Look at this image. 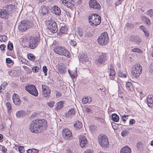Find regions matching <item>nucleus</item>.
Listing matches in <instances>:
<instances>
[{
    "label": "nucleus",
    "mask_w": 153,
    "mask_h": 153,
    "mask_svg": "<svg viewBox=\"0 0 153 153\" xmlns=\"http://www.w3.org/2000/svg\"><path fill=\"white\" fill-rule=\"evenodd\" d=\"M56 70L58 73L60 74H63L66 72L65 68L60 65H58L57 66Z\"/></svg>",
    "instance_id": "23"
},
{
    "label": "nucleus",
    "mask_w": 153,
    "mask_h": 153,
    "mask_svg": "<svg viewBox=\"0 0 153 153\" xmlns=\"http://www.w3.org/2000/svg\"><path fill=\"white\" fill-rule=\"evenodd\" d=\"M26 90L30 94L35 96H37L38 95V91L33 85H27L25 86Z\"/></svg>",
    "instance_id": "8"
},
{
    "label": "nucleus",
    "mask_w": 153,
    "mask_h": 153,
    "mask_svg": "<svg viewBox=\"0 0 153 153\" xmlns=\"http://www.w3.org/2000/svg\"><path fill=\"white\" fill-rule=\"evenodd\" d=\"M110 76H114L115 75V70L114 69L113 67L112 66V65L111 64L110 65Z\"/></svg>",
    "instance_id": "33"
},
{
    "label": "nucleus",
    "mask_w": 153,
    "mask_h": 153,
    "mask_svg": "<svg viewBox=\"0 0 153 153\" xmlns=\"http://www.w3.org/2000/svg\"><path fill=\"white\" fill-rule=\"evenodd\" d=\"M112 120L115 122H117L119 120V116L116 114H113L111 116Z\"/></svg>",
    "instance_id": "32"
},
{
    "label": "nucleus",
    "mask_w": 153,
    "mask_h": 153,
    "mask_svg": "<svg viewBox=\"0 0 153 153\" xmlns=\"http://www.w3.org/2000/svg\"><path fill=\"white\" fill-rule=\"evenodd\" d=\"M98 141L100 144L103 147H106L109 145L108 138L105 135H100L98 137Z\"/></svg>",
    "instance_id": "6"
},
{
    "label": "nucleus",
    "mask_w": 153,
    "mask_h": 153,
    "mask_svg": "<svg viewBox=\"0 0 153 153\" xmlns=\"http://www.w3.org/2000/svg\"><path fill=\"white\" fill-rule=\"evenodd\" d=\"M128 134V132L126 130L123 131L121 133V135L123 137H125Z\"/></svg>",
    "instance_id": "45"
},
{
    "label": "nucleus",
    "mask_w": 153,
    "mask_h": 153,
    "mask_svg": "<svg viewBox=\"0 0 153 153\" xmlns=\"http://www.w3.org/2000/svg\"><path fill=\"white\" fill-rule=\"evenodd\" d=\"M143 32L144 33L145 36H146L147 37H149V33L148 32V31L146 29L145 30H144Z\"/></svg>",
    "instance_id": "52"
},
{
    "label": "nucleus",
    "mask_w": 153,
    "mask_h": 153,
    "mask_svg": "<svg viewBox=\"0 0 153 153\" xmlns=\"http://www.w3.org/2000/svg\"><path fill=\"white\" fill-rule=\"evenodd\" d=\"M68 72L70 75V76L72 79L75 78L77 76V71L76 69L74 71H71L69 70Z\"/></svg>",
    "instance_id": "25"
},
{
    "label": "nucleus",
    "mask_w": 153,
    "mask_h": 153,
    "mask_svg": "<svg viewBox=\"0 0 153 153\" xmlns=\"http://www.w3.org/2000/svg\"><path fill=\"white\" fill-rule=\"evenodd\" d=\"M126 73L125 71H119L118 73V75L119 76L121 77H126Z\"/></svg>",
    "instance_id": "35"
},
{
    "label": "nucleus",
    "mask_w": 153,
    "mask_h": 153,
    "mask_svg": "<svg viewBox=\"0 0 153 153\" xmlns=\"http://www.w3.org/2000/svg\"><path fill=\"white\" fill-rule=\"evenodd\" d=\"M79 138L80 144L82 148L87 143V140L86 138L83 136H80Z\"/></svg>",
    "instance_id": "19"
},
{
    "label": "nucleus",
    "mask_w": 153,
    "mask_h": 153,
    "mask_svg": "<svg viewBox=\"0 0 153 153\" xmlns=\"http://www.w3.org/2000/svg\"><path fill=\"white\" fill-rule=\"evenodd\" d=\"M2 151L3 152H5L7 151V149L3 146H2Z\"/></svg>",
    "instance_id": "63"
},
{
    "label": "nucleus",
    "mask_w": 153,
    "mask_h": 153,
    "mask_svg": "<svg viewBox=\"0 0 153 153\" xmlns=\"http://www.w3.org/2000/svg\"><path fill=\"white\" fill-rule=\"evenodd\" d=\"M53 51L59 55L64 56L67 57H70V53L67 49L64 47L60 46H56L54 48Z\"/></svg>",
    "instance_id": "2"
},
{
    "label": "nucleus",
    "mask_w": 153,
    "mask_h": 153,
    "mask_svg": "<svg viewBox=\"0 0 153 153\" xmlns=\"http://www.w3.org/2000/svg\"><path fill=\"white\" fill-rule=\"evenodd\" d=\"M72 132L68 129L65 128L63 130V136L65 140L71 139L72 137Z\"/></svg>",
    "instance_id": "12"
},
{
    "label": "nucleus",
    "mask_w": 153,
    "mask_h": 153,
    "mask_svg": "<svg viewBox=\"0 0 153 153\" xmlns=\"http://www.w3.org/2000/svg\"><path fill=\"white\" fill-rule=\"evenodd\" d=\"M143 19L148 25H150V20L148 18L145 16H144L143 18Z\"/></svg>",
    "instance_id": "42"
},
{
    "label": "nucleus",
    "mask_w": 153,
    "mask_h": 153,
    "mask_svg": "<svg viewBox=\"0 0 153 153\" xmlns=\"http://www.w3.org/2000/svg\"><path fill=\"white\" fill-rule=\"evenodd\" d=\"M42 95L43 97H46L48 96V86L45 85H42Z\"/></svg>",
    "instance_id": "20"
},
{
    "label": "nucleus",
    "mask_w": 153,
    "mask_h": 153,
    "mask_svg": "<svg viewBox=\"0 0 153 153\" xmlns=\"http://www.w3.org/2000/svg\"><path fill=\"white\" fill-rule=\"evenodd\" d=\"M5 105L7 107L8 114L10 113L12 111V105L10 102H7L6 103Z\"/></svg>",
    "instance_id": "27"
},
{
    "label": "nucleus",
    "mask_w": 153,
    "mask_h": 153,
    "mask_svg": "<svg viewBox=\"0 0 153 153\" xmlns=\"http://www.w3.org/2000/svg\"><path fill=\"white\" fill-rule=\"evenodd\" d=\"M89 5L91 8L93 9H100L101 6L96 0H90L89 1Z\"/></svg>",
    "instance_id": "10"
},
{
    "label": "nucleus",
    "mask_w": 153,
    "mask_h": 153,
    "mask_svg": "<svg viewBox=\"0 0 153 153\" xmlns=\"http://www.w3.org/2000/svg\"><path fill=\"white\" fill-rule=\"evenodd\" d=\"M69 43L70 45L73 46H75L76 45V42L74 40H71L70 41Z\"/></svg>",
    "instance_id": "46"
},
{
    "label": "nucleus",
    "mask_w": 153,
    "mask_h": 153,
    "mask_svg": "<svg viewBox=\"0 0 153 153\" xmlns=\"http://www.w3.org/2000/svg\"><path fill=\"white\" fill-rule=\"evenodd\" d=\"M6 46L4 44H2L0 45V48L1 51H4L5 49Z\"/></svg>",
    "instance_id": "53"
},
{
    "label": "nucleus",
    "mask_w": 153,
    "mask_h": 153,
    "mask_svg": "<svg viewBox=\"0 0 153 153\" xmlns=\"http://www.w3.org/2000/svg\"><path fill=\"white\" fill-rule=\"evenodd\" d=\"M19 60L22 63H24L25 62V60L22 57H19Z\"/></svg>",
    "instance_id": "54"
},
{
    "label": "nucleus",
    "mask_w": 153,
    "mask_h": 153,
    "mask_svg": "<svg viewBox=\"0 0 153 153\" xmlns=\"http://www.w3.org/2000/svg\"><path fill=\"white\" fill-rule=\"evenodd\" d=\"M54 104V102L53 101H50L49 103H48V106L51 107H53Z\"/></svg>",
    "instance_id": "55"
},
{
    "label": "nucleus",
    "mask_w": 153,
    "mask_h": 153,
    "mask_svg": "<svg viewBox=\"0 0 153 153\" xmlns=\"http://www.w3.org/2000/svg\"><path fill=\"white\" fill-rule=\"evenodd\" d=\"M63 102L62 101L58 102L56 105V110L60 109L62 108L63 106Z\"/></svg>",
    "instance_id": "31"
},
{
    "label": "nucleus",
    "mask_w": 153,
    "mask_h": 153,
    "mask_svg": "<svg viewBox=\"0 0 153 153\" xmlns=\"http://www.w3.org/2000/svg\"><path fill=\"white\" fill-rule=\"evenodd\" d=\"M135 123V121L133 119H131L129 121V123L130 125H132Z\"/></svg>",
    "instance_id": "58"
},
{
    "label": "nucleus",
    "mask_w": 153,
    "mask_h": 153,
    "mask_svg": "<svg viewBox=\"0 0 153 153\" xmlns=\"http://www.w3.org/2000/svg\"><path fill=\"white\" fill-rule=\"evenodd\" d=\"M101 18L100 16L96 14H94L90 16L89 22L90 24L93 26H97L101 22Z\"/></svg>",
    "instance_id": "4"
},
{
    "label": "nucleus",
    "mask_w": 153,
    "mask_h": 153,
    "mask_svg": "<svg viewBox=\"0 0 153 153\" xmlns=\"http://www.w3.org/2000/svg\"><path fill=\"white\" fill-rule=\"evenodd\" d=\"M75 114V110L74 109H71L69 110L68 113H65V116L66 117L71 118L73 117Z\"/></svg>",
    "instance_id": "22"
},
{
    "label": "nucleus",
    "mask_w": 153,
    "mask_h": 153,
    "mask_svg": "<svg viewBox=\"0 0 153 153\" xmlns=\"http://www.w3.org/2000/svg\"><path fill=\"white\" fill-rule=\"evenodd\" d=\"M43 71L45 75L46 76L47 75V69L46 66H43L42 68Z\"/></svg>",
    "instance_id": "49"
},
{
    "label": "nucleus",
    "mask_w": 153,
    "mask_h": 153,
    "mask_svg": "<svg viewBox=\"0 0 153 153\" xmlns=\"http://www.w3.org/2000/svg\"><path fill=\"white\" fill-rule=\"evenodd\" d=\"M89 33L88 32H85V33H84V36L85 37H88L89 36Z\"/></svg>",
    "instance_id": "59"
},
{
    "label": "nucleus",
    "mask_w": 153,
    "mask_h": 153,
    "mask_svg": "<svg viewBox=\"0 0 153 153\" xmlns=\"http://www.w3.org/2000/svg\"><path fill=\"white\" fill-rule=\"evenodd\" d=\"M48 30L50 32L53 33L57 32L58 28L55 22L50 20H48Z\"/></svg>",
    "instance_id": "9"
},
{
    "label": "nucleus",
    "mask_w": 153,
    "mask_h": 153,
    "mask_svg": "<svg viewBox=\"0 0 153 153\" xmlns=\"http://www.w3.org/2000/svg\"><path fill=\"white\" fill-rule=\"evenodd\" d=\"M74 0H62V4L67 7L70 8L74 7Z\"/></svg>",
    "instance_id": "14"
},
{
    "label": "nucleus",
    "mask_w": 153,
    "mask_h": 153,
    "mask_svg": "<svg viewBox=\"0 0 153 153\" xmlns=\"http://www.w3.org/2000/svg\"><path fill=\"white\" fill-rule=\"evenodd\" d=\"M39 150L35 149H29L27 151V153H38Z\"/></svg>",
    "instance_id": "34"
},
{
    "label": "nucleus",
    "mask_w": 153,
    "mask_h": 153,
    "mask_svg": "<svg viewBox=\"0 0 153 153\" xmlns=\"http://www.w3.org/2000/svg\"><path fill=\"white\" fill-rule=\"evenodd\" d=\"M7 39V37L4 35H0V41L1 42H5Z\"/></svg>",
    "instance_id": "39"
},
{
    "label": "nucleus",
    "mask_w": 153,
    "mask_h": 153,
    "mask_svg": "<svg viewBox=\"0 0 153 153\" xmlns=\"http://www.w3.org/2000/svg\"><path fill=\"white\" fill-rule=\"evenodd\" d=\"M13 100L14 103L16 105H19L21 103L18 96L15 94H14L13 96Z\"/></svg>",
    "instance_id": "16"
},
{
    "label": "nucleus",
    "mask_w": 153,
    "mask_h": 153,
    "mask_svg": "<svg viewBox=\"0 0 153 153\" xmlns=\"http://www.w3.org/2000/svg\"><path fill=\"white\" fill-rule=\"evenodd\" d=\"M28 59L30 60H33L35 59V57L34 55L31 53H29L27 55Z\"/></svg>",
    "instance_id": "41"
},
{
    "label": "nucleus",
    "mask_w": 153,
    "mask_h": 153,
    "mask_svg": "<svg viewBox=\"0 0 153 153\" xmlns=\"http://www.w3.org/2000/svg\"><path fill=\"white\" fill-rule=\"evenodd\" d=\"M141 144L142 143L141 142H139L137 144V149H139L140 148Z\"/></svg>",
    "instance_id": "57"
},
{
    "label": "nucleus",
    "mask_w": 153,
    "mask_h": 153,
    "mask_svg": "<svg viewBox=\"0 0 153 153\" xmlns=\"http://www.w3.org/2000/svg\"><path fill=\"white\" fill-rule=\"evenodd\" d=\"M12 62V60L10 58H7L6 59V62L8 63H10Z\"/></svg>",
    "instance_id": "56"
},
{
    "label": "nucleus",
    "mask_w": 153,
    "mask_h": 153,
    "mask_svg": "<svg viewBox=\"0 0 153 153\" xmlns=\"http://www.w3.org/2000/svg\"><path fill=\"white\" fill-rule=\"evenodd\" d=\"M123 0H119L118 2L116 4V6L118 5V4H121V2Z\"/></svg>",
    "instance_id": "62"
},
{
    "label": "nucleus",
    "mask_w": 153,
    "mask_h": 153,
    "mask_svg": "<svg viewBox=\"0 0 153 153\" xmlns=\"http://www.w3.org/2000/svg\"><path fill=\"white\" fill-rule=\"evenodd\" d=\"M146 14L150 17L153 18V9H151L148 10L147 11Z\"/></svg>",
    "instance_id": "38"
},
{
    "label": "nucleus",
    "mask_w": 153,
    "mask_h": 153,
    "mask_svg": "<svg viewBox=\"0 0 153 153\" xmlns=\"http://www.w3.org/2000/svg\"><path fill=\"white\" fill-rule=\"evenodd\" d=\"M147 102L148 106L149 107H152L153 106V96L152 95H149L147 96Z\"/></svg>",
    "instance_id": "21"
},
{
    "label": "nucleus",
    "mask_w": 153,
    "mask_h": 153,
    "mask_svg": "<svg viewBox=\"0 0 153 153\" xmlns=\"http://www.w3.org/2000/svg\"><path fill=\"white\" fill-rule=\"evenodd\" d=\"M130 40L135 43L139 44L141 42V40L138 36H131L130 37Z\"/></svg>",
    "instance_id": "17"
},
{
    "label": "nucleus",
    "mask_w": 153,
    "mask_h": 153,
    "mask_svg": "<svg viewBox=\"0 0 153 153\" xmlns=\"http://www.w3.org/2000/svg\"><path fill=\"white\" fill-rule=\"evenodd\" d=\"M140 28L143 31L144 30H145L146 29L143 26L141 25L140 26Z\"/></svg>",
    "instance_id": "64"
},
{
    "label": "nucleus",
    "mask_w": 153,
    "mask_h": 153,
    "mask_svg": "<svg viewBox=\"0 0 153 153\" xmlns=\"http://www.w3.org/2000/svg\"><path fill=\"white\" fill-rule=\"evenodd\" d=\"M47 122L44 119H37L33 121L30 127L31 132L35 133H38L47 129Z\"/></svg>",
    "instance_id": "1"
},
{
    "label": "nucleus",
    "mask_w": 153,
    "mask_h": 153,
    "mask_svg": "<svg viewBox=\"0 0 153 153\" xmlns=\"http://www.w3.org/2000/svg\"><path fill=\"white\" fill-rule=\"evenodd\" d=\"M67 31V29L66 27L62 26L59 30V33L61 34L66 33Z\"/></svg>",
    "instance_id": "30"
},
{
    "label": "nucleus",
    "mask_w": 153,
    "mask_h": 153,
    "mask_svg": "<svg viewBox=\"0 0 153 153\" xmlns=\"http://www.w3.org/2000/svg\"><path fill=\"white\" fill-rule=\"evenodd\" d=\"M109 41L108 35L107 32H104L101 33L98 38V43L99 45H105Z\"/></svg>",
    "instance_id": "3"
},
{
    "label": "nucleus",
    "mask_w": 153,
    "mask_h": 153,
    "mask_svg": "<svg viewBox=\"0 0 153 153\" xmlns=\"http://www.w3.org/2000/svg\"><path fill=\"white\" fill-rule=\"evenodd\" d=\"M74 126L75 128L78 129L82 128V124L80 122L77 121L74 124Z\"/></svg>",
    "instance_id": "29"
},
{
    "label": "nucleus",
    "mask_w": 153,
    "mask_h": 153,
    "mask_svg": "<svg viewBox=\"0 0 153 153\" xmlns=\"http://www.w3.org/2000/svg\"><path fill=\"white\" fill-rule=\"evenodd\" d=\"M84 153H92V152L91 150L88 149L85 151Z\"/></svg>",
    "instance_id": "61"
},
{
    "label": "nucleus",
    "mask_w": 153,
    "mask_h": 153,
    "mask_svg": "<svg viewBox=\"0 0 153 153\" xmlns=\"http://www.w3.org/2000/svg\"><path fill=\"white\" fill-rule=\"evenodd\" d=\"M89 128L90 130L93 132L96 130L97 127L95 126L91 125L90 126Z\"/></svg>",
    "instance_id": "43"
},
{
    "label": "nucleus",
    "mask_w": 153,
    "mask_h": 153,
    "mask_svg": "<svg viewBox=\"0 0 153 153\" xmlns=\"http://www.w3.org/2000/svg\"><path fill=\"white\" fill-rule=\"evenodd\" d=\"M30 23L27 20H22L20 23L19 26V30L22 31H25L30 27Z\"/></svg>",
    "instance_id": "7"
},
{
    "label": "nucleus",
    "mask_w": 153,
    "mask_h": 153,
    "mask_svg": "<svg viewBox=\"0 0 153 153\" xmlns=\"http://www.w3.org/2000/svg\"><path fill=\"white\" fill-rule=\"evenodd\" d=\"M25 114L24 112L22 110L18 111L16 114V116L18 118L22 117Z\"/></svg>",
    "instance_id": "28"
},
{
    "label": "nucleus",
    "mask_w": 153,
    "mask_h": 153,
    "mask_svg": "<svg viewBox=\"0 0 153 153\" xmlns=\"http://www.w3.org/2000/svg\"><path fill=\"white\" fill-rule=\"evenodd\" d=\"M132 86V84L130 82H127L126 85V87L128 91L130 90L131 87Z\"/></svg>",
    "instance_id": "40"
},
{
    "label": "nucleus",
    "mask_w": 153,
    "mask_h": 153,
    "mask_svg": "<svg viewBox=\"0 0 153 153\" xmlns=\"http://www.w3.org/2000/svg\"><path fill=\"white\" fill-rule=\"evenodd\" d=\"M128 116L127 115H123L122 117V120L123 121H125L127 119H128Z\"/></svg>",
    "instance_id": "50"
},
{
    "label": "nucleus",
    "mask_w": 153,
    "mask_h": 153,
    "mask_svg": "<svg viewBox=\"0 0 153 153\" xmlns=\"http://www.w3.org/2000/svg\"><path fill=\"white\" fill-rule=\"evenodd\" d=\"M7 48L10 50H12L13 48V45L11 43H9L7 45Z\"/></svg>",
    "instance_id": "48"
},
{
    "label": "nucleus",
    "mask_w": 153,
    "mask_h": 153,
    "mask_svg": "<svg viewBox=\"0 0 153 153\" xmlns=\"http://www.w3.org/2000/svg\"><path fill=\"white\" fill-rule=\"evenodd\" d=\"M107 57L106 54L101 52L99 56L97 59V62L100 64H103L105 62Z\"/></svg>",
    "instance_id": "11"
},
{
    "label": "nucleus",
    "mask_w": 153,
    "mask_h": 153,
    "mask_svg": "<svg viewBox=\"0 0 153 153\" xmlns=\"http://www.w3.org/2000/svg\"><path fill=\"white\" fill-rule=\"evenodd\" d=\"M19 150L20 153H24L25 152L24 148L23 146H19Z\"/></svg>",
    "instance_id": "47"
},
{
    "label": "nucleus",
    "mask_w": 153,
    "mask_h": 153,
    "mask_svg": "<svg viewBox=\"0 0 153 153\" xmlns=\"http://www.w3.org/2000/svg\"><path fill=\"white\" fill-rule=\"evenodd\" d=\"M50 10L51 12L56 15H59L61 13V10L60 8L56 6H53Z\"/></svg>",
    "instance_id": "15"
},
{
    "label": "nucleus",
    "mask_w": 153,
    "mask_h": 153,
    "mask_svg": "<svg viewBox=\"0 0 153 153\" xmlns=\"http://www.w3.org/2000/svg\"><path fill=\"white\" fill-rule=\"evenodd\" d=\"M39 67L37 66H35L33 68H32V70L34 73H36L38 72L39 70Z\"/></svg>",
    "instance_id": "44"
},
{
    "label": "nucleus",
    "mask_w": 153,
    "mask_h": 153,
    "mask_svg": "<svg viewBox=\"0 0 153 153\" xmlns=\"http://www.w3.org/2000/svg\"><path fill=\"white\" fill-rule=\"evenodd\" d=\"M28 45L31 48L34 49L37 45V41L34 38L30 37L28 40Z\"/></svg>",
    "instance_id": "13"
},
{
    "label": "nucleus",
    "mask_w": 153,
    "mask_h": 153,
    "mask_svg": "<svg viewBox=\"0 0 153 153\" xmlns=\"http://www.w3.org/2000/svg\"><path fill=\"white\" fill-rule=\"evenodd\" d=\"M92 101L91 98H89V99L88 97H84L82 99V102L84 104H85L87 102L90 103Z\"/></svg>",
    "instance_id": "26"
},
{
    "label": "nucleus",
    "mask_w": 153,
    "mask_h": 153,
    "mask_svg": "<svg viewBox=\"0 0 153 153\" xmlns=\"http://www.w3.org/2000/svg\"><path fill=\"white\" fill-rule=\"evenodd\" d=\"M84 33L83 31H79V35L80 36H83L84 35Z\"/></svg>",
    "instance_id": "60"
},
{
    "label": "nucleus",
    "mask_w": 153,
    "mask_h": 153,
    "mask_svg": "<svg viewBox=\"0 0 153 153\" xmlns=\"http://www.w3.org/2000/svg\"><path fill=\"white\" fill-rule=\"evenodd\" d=\"M120 153H131V150L128 146H125L121 149Z\"/></svg>",
    "instance_id": "24"
},
{
    "label": "nucleus",
    "mask_w": 153,
    "mask_h": 153,
    "mask_svg": "<svg viewBox=\"0 0 153 153\" xmlns=\"http://www.w3.org/2000/svg\"><path fill=\"white\" fill-rule=\"evenodd\" d=\"M80 60L82 62L85 61L87 59V56L84 54H82L80 56Z\"/></svg>",
    "instance_id": "37"
},
{
    "label": "nucleus",
    "mask_w": 153,
    "mask_h": 153,
    "mask_svg": "<svg viewBox=\"0 0 153 153\" xmlns=\"http://www.w3.org/2000/svg\"><path fill=\"white\" fill-rule=\"evenodd\" d=\"M131 51L133 52L142 53V51L138 48H134L131 50Z\"/></svg>",
    "instance_id": "36"
},
{
    "label": "nucleus",
    "mask_w": 153,
    "mask_h": 153,
    "mask_svg": "<svg viewBox=\"0 0 153 153\" xmlns=\"http://www.w3.org/2000/svg\"><path fill=\"white\" fill-rule=\"evenodd\" d=\"M9 15V13L4 9H2L0 10V18L7 19Z\"/></svg>",
    "instance_id": "18"
},
{
    "label": "nucleus",
    "mask_w": 153,
    "mask_h": 153,
    "mask_svg": "<svg viewBox=\"0 0 153 153\" xmlns=\"http://www.w3.org/2000/svg\"><path fill=\"white\" fill-rule=\"evenodd\" d=\"M149 71L152 73H153V63H152L150 65Z\"/></svg>",
    "instance_id": "51"
},
{
    "label": "nucleus",
    "mask_w": 153,
    "mask_h": 153,
    "mask_svg": "<svg viewBox=\"0 0 153 153\" xmlns=\"http://www.w3.org/2000/svg\"><path fill=\"white\" fill-rule=\"evenodd\" d=\"M142 67L139 64L134 65L132 69L131 74L133 78H136L139 76L141 73Z\"/></svg>",
    "instance_id": "5"
}]
</instances>
